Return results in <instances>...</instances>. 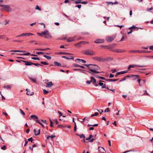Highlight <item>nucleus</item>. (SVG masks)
I'll use <instances>...</instances> for the list:
<instances>
[{
    "instance_id": "obj_1",
    "label": "nucleus",
    "mask_w": 153,
    "mask_h": 153,
    "mask_svg": "<svg viewBox=\"0 0 153 153\" xmlns=\"http://www.w3.org/2000/svg\"><path fill=\"white\" fill-rule=\"evenodd\" d=\"M84 65L87 67L88 70L95 73L99 74L100 72L97 71L100 70V67L97 65L92 64H84Z\"/></svg>"
},
{
    "instance_id": "obj_2",
    "label": "nucleus",
    "mask_w": 153,
    "mask_h": 153,
    "mask_svg": "<svg viewBox=\"0 0 153 153\" xmlns=\"http://www.w3.org/2000/svg\"><path fill=\"white\" fill-rule=\"evenodd\" d=\"M37 34L42 37H43L46 39H51L52 38L51 34L48 30L42 31L40 33H38Z\"/></svg>"
},
{
    "instance_id": "obj_3",
    "label": "nucleus",
    "mask_w": 153,
    "mask_h": 153,
    "mask_svg": "<svg viewBox=\"0 0 153 153\" xmlns=\"http://www.w3.org/2000/svg\"><path fill=\"white\" fill-rule=\"evenodd\" d=\"M84 53L86 55L92 56L95 54V53L90 49H88L84 51Z\"/></svg>"
},
{
    "instance_id": "obj_4",
    "label": "nucleus",
    "mask_w": 153,
    "mask_h": 153,
    "mask_svg": "<svg viewBox=\"0 0 153 153\" xmlns=\"http://www.w3.org/2000/svg\"><path fill=\"white\" fill-rule=\"evenodd\" d=\"M116 36V35L115 34L111 36H107L106 37L105 39L107 42H110L113 41L115 38Z\"/></svg>"
},
{
    "instance_id": "obj_5",
    "label": "nucleus",
    "mask_w": 153,
    "mask_h": 153,
    "mask_svg": "<svg viewBox=\"0 0 153 153\" xmlns=\"http://www.w3.org/2000/svg\"><path fill=\"white\" fill-rule=\"evenodd\" d=\"M93 59L101 62H105V60L104 58H102L100 57L99 56L94 57L93 58Z\"/></svg>"
},
{
    "instance_id": "obj_6",
    "label": "nucleus",
    "mask_w": 153,
    "mask_h": 153,
    "mask_svg": "<svg viewBox=\"0 0 153 153\" xmlns=\"http://www.w3.org/2000/svg\"><path fill=\"white\" fill-rule=\"evenodd\" d=\"M1 9L5 10L8 12H10L11 10V9L10 8V6L8 5H4L3 7Z\"/></svg>"
},
{
    "instance_id": "obj_7",
    "label": "nucleus",
    "mask_w": 153,
    "mask_h": 153,
    "mask_svg": "<svg viewBox=\"0 0 153 153\" xmlns=\"http://www.w3.org/2000/svg\"><path fill=\"white\" fill-rule=\"evenodd\" d=\"M105 41L104 39H98L94 41V43L96 44H99L103 43Z\"/></svg>"
},
{
    "instance_id": "obj_8",
    "label": "nucleus",
    "mask_w": 153,
    "mask_h": 153,
    "mask_svg": "<svg viewBox=\"0 0 153 153\" xmlns=\"http://www.w3.org/2000/svg\"><path fill=\"white\" fill-rule=\"evenodd\" d=\"M75 61L77 63H79L81 61L83 63H85L86 62L85 60L82 59H75Z\"/></svg>"
},
{
    "instance_id": "obj_9",
    "label": "nucleus",
    "mask_w": 153,
    "mask_h": 153,
    "mask_svg": "<svg viewBox=\"0 0 153 153\" xmlns=\"http://www.w3.org/2000/svg\"><path fill=\"white\" fill-rule=\"evenodd\" d=\"M85 41H80L74 45L76 47H79L81 46V44H83V42H85Z\"/></svg>"
},
{
    "instance_id": "obj_10",
    "label": "nucleus",
    "mask_w": 153,
    "mask_h": 153,
    "mask_svg": "<svg viewBox=\"0 0 153 153\" xmlns=\"http://www.w3.org/2000/svg\"><path fill=\"white\" fill-rule=\"evenodd\" d=\"M33 131L34 132V134L36 136L39 135L40 133V129H38L36 131V129H34L33 130Z\"/></svg>"
},
{
    "instance_id": "obj_11",
    "label": "nucleus",
    "mask_w": 153,
    "mask_h": 153,
    "mask_svg": "<svg viewBox=\"0 0 153 153\" xmlns=\"http://www.w3.org/2000/svg\"><path fill=\"white\" fill-rule=\"evenodd\" d=\"M130 66V67L131 68H134V67H144L145 66L144 65H129Z\"/></svg>"
},
{
    "instance_id": "obj_12",
    "label": "nucleus",
    "mask_w": 153,
    "mask_h": 153,
    "mask_svg": "<svg viewBox=\"0 0 153 153\" xmlns=\"http://www.w3.org/2000/svg\"><path fill=\"white\" fill-rule=\"evenodd\" d=\"M75 40V37L69 38L67 39V42H71Z\"/></svg>"
},
{
    "instance_id": "obj_13",
    "label": "nucleus",
    "mask_w": 153,
    "mask_h": 153,
    "mask_svg": "<svg viewBox=\"0 0 153 153\" xmlns=\"http://www.w3.org/2000/svg\"><path fill=\"white\" fill-rule=\"evenodd\" d=\"M139 75H131V77L133 78L134 77V79L133 80H134L135 79H138L139 78Z\"/></svg>"
},
{
    "instance_id": "obj_14",
    "label": "nucleus",
    "mask_w": 153,
    "mask_h": 153,
    "mask_svg": "<svg viewBox=\"0 0 153 153\" xmlns=\"http://www.w3.org/2000/svg\"><path fill=\"white\" fill-rule=\"evenodd\" d=\"M54 66H58L60 67H64V66H62L61 65V64L60 63L56 61H55L54 62Z\"/></svg>"
},
{
    "instance_id": "obj_15",
    "label": "nucleus",
    "mask_w": 153,
    "mask_h": 153,
    "mask_svg": "<svg viewBox=\"0 0 153 153\" xmlns=\"http://www.w3.org/2000/svg\"><path fill=\"white\" fill-rule=\"evenodd\" d=\"M119 79H107L106 81L108 82H115L118 80Z\"/></svg>"
},
{
    "instance_id": "obj_16",
    "label": "nucleus",
    "mask_w": 153,
    "mask_h": 153,
    "mask_svg": "<svg viewBox=\"0 0 153 153\" xmlns=\"http://www.w3.org/2000/svg\"><path fill=\"white\" fill-rule=\"evenodd\" d=\"M46 87H50L53 85V84L52 83V82H50L46 83Z\"/></svg>"
},
{
    "instance_id": "obj_17",
    "label": "nucleus",
    "mask_w": 153,
    "mask_h": 153,
    "mask_svg": "<svg viewBox=\"0 0 153 153\" xmlns=\"http://www.w3.org/2000/svg\"><path fill=\"white\" fill-rule=\"evenodd\" d=\"M90 78L91 82H92L94 84H95L96 82V80L94 78L93 76H91Z\"/></svg>"
},
{
    "instance_id": "obj_18",
    "label": "nucleus",
    "mask_w": 153,
    "mask_h": 153,
    "mask_svg": "<svg viewBox=\"0 0 153 153\" xmlns=\"http://www.w3.org/2000/svg\"><path fill=\"white\" fill-rule=\"evenodd\" d=\"M10 22V21L9 20H5L4 22H2L1 24L3 25H7V24H8Z\"/></svg>"
},
{
    "instance_id": "obj_19",
    "label": "nucleus",
    "mask_w": 153,
    "mask_h": 153,
    "mask_svg": "<svg viewBox=\"0 0 153 153\" xmlns=\"http://www.w3.org/2000/svg\"><path fill=\"white\" fill-rule=\"evenodd\" d=\"M113 52L116 53H121L124 52L125 51L124 50H119V49H115L113 51Z\"/></svg>"
},
{
    "instance_id": "obj_20",
    "label": "nucleus",
    "mask_w": 153,
    "mask_h": 153,
    "mask_svg": "<svg viewBox=\"0 0 153 153\" xmlns=\"http://www.w3.org/2000/svg\"><path fill=\"white\" fill-rule=\"evenodd\" d=\"M104 59L105 60V62L112 61L113 60V58L110 57H108L106 58H104Z\"/></svg>"
},
{
    "instance_id": "obj_21",
    "label": "nucleus",
    "mask_w": 153,
    "mask_h": 153,
    "mask_svg": "<svg viewBox=\"0 0 153 153\" xmlns=\"http://www.w3.org/2000/svg\"><path fill=\"white\" fill-rule=\"evenodd\" d=\"M128 29H143V28L142 27H136L134 25H133L132 27H128Z\"/></svg>"
},
{
    "instance_id": "obj_22",
    "label": "nucleus",
    "mask_w": 153,
    "mask_h": 153,
    "mask_svg": "<svg viewBox=\"0 0 153 153\" xmlns=\"http://www.w3.org/2000/svg\"><path fill=\"white\" fill-rule=\"evenodd\" d=\"M33 92H31L30 91H27L26 93V94L28 95L32 96L34 94Z\"/></svg>"
},
{
    "instance_id": "obj_23",
    "label": "nucleus",
    "mask_w": 153,
    "mask_h": 153,
    "mask_svg": "<svg viewBox=\"0 0 153 153\" xmlns=\"http://www.w3.org/2000/svg\"><path fill=\"white\" fill-rule=\"evenodd\" d=\"M58 53L59 54H65V55H71V54L68 53H65V52H59Z\"/></svg>"
},
{
    "instance_id": "obj_24",
    "label": "nucleus",
    "mask_w": 153,
    "mask_h": 153,
    "mask_svg": "<svg viewBox=\"0 0 153 153\" xmlns=\"http://www.w3.org/2000/svg\"><path fill=\"white\" fill-rule=\"evenodd\" d=\"M101 47H103L105 49H111V48L110 47L109 45H101Z\"/></svg>"
},
{
    "instance_id": "obj_25",
    "label": "nucleus",
    "mask_w": 153,
    "mask_h": 153,
    "mask_svg": "<svg viewBox=\"0 0 153 153\" xmlns=\"http://www.w3.org/2000/svg\"><path fill=\"white\" fill-rule=\"evenodd\" d=\"M127 72L128 71H124L120 72H118V74H120V75H121L127 73Z\"/></svg>"
},
{
    "instance_id": "obj_26",
    "label": "nucleus",
    "mask_w": 153,
    "mask_h": 153,
    "mask_svg": "<svg viewBox=\"0 0 153 153\" xmlns=\"http://www.w3.org/2000/svg\"><path fill=\"white\" fill-rule=\"evenodd\" d=\"M33 63L29 62L27 61L26 63H25V65L27 66H31L32 65Z\"/></svg>"
},
{
    "instance_id": "obj_27",
    "label": "nucleus",
    "mask_w": 153,
    "mask_h": 153,
    "mask_svg": "<svg viewBox=\"0 0 153 153\" xmlns=\"http://www.w3.org/2000/svg\"><path fill=\"white\" fill-rule=\"evenodd\" d=\"M76 135L78 136H79L81 138H85V135L83 134H76Z\"/></svg>"
},
{
    "instance_id": "obj_28",
    "label": "nucleus",
    "mask_w": 153,
    "mask_h": 153,
    "mask_svg": "<svg viewBox=\"0 0 153 153\" xmlns=\"http://www.w3.org/2000/svg\"><path fill=\"white\" fill-rule=\"evenodd\" d=\"M23 34H25L23 36H29L30 35H34L32 33H23Z\"/></svg>"
},
{
    "instance_id": "obj_29",
    "label": "nucleus",
    "mask_w": 153,
    "mask_h": 153,
    "mask_svg": "<svg viewBox=\"0 0 153 153\" xmlns=\"http://www.w3.org/2000/svg\"><path fill=\"white\" fill-rule=\"evenodd\" d=\"M140 50H131L129 51V53H139Z\"/></svg>"
},
{
    "instance_id": "obj_30",
    "label": "nucleus",
    "mask_w": 153,
    "mask_h": 153,
    "mask_svg": "<svg viewBox=\"0 0 153 153\" xmlns=\"http://www.w3.org/2000/svg\"><path fill=\"white\" fill-rule=\"evenodd\" d=\"M29 79L34 83H36V78H33L30 77H29Z\"/></svg>"
},
{
    "instance_id": "obj_31",
    "label": "nucleus",
    "mask_w": 153,
    "mask_h": 153,
    "mask_svg": "<svg viewBox=\"0 0 153 153\" xmlns=\"http://www.w3.org/2000/svg\"><path fill=\"white\" fill-rule=\"evenodd\" d=\"M151 51H146L144 50H140V53H150Z\"/></svg>"
},
{
    "instance_id": "obj_32",
    "label": "nucleus",
    "mask_w": 153,
    "mask_h": 153,
    "mask_svg": "<svg viewBox=\"0 0 153 153\" xmlns=\"http://www.w3.org/2000/svg\"><path fill=\"white\" fill-rule=\"evenodd\" d=\"M100 149H102L104 151V152H102V153H106V152L105 150L102 147H101L100 146L98 147V149H99V152L100 151Z\"/></svg>"
},
{
    "instance_id": "obj_33",
    "label": "nucleus",
    "mask_w": 153,
    "mask_h": 153,
    "mask_svg": "<svg viewBox=\"0 0 153 153\" xmlns=\"http://www.w3.org/2000/svg\"><path fill=\"white\" fill-rule=\"evenodd\" d=\"M100 149H102L104 151V152H102V153H106V152L105 150L102 147H101L100 146L98 147V149H99V152L100 151Z\"/></svg>"
},
{
    "instance_id": "obj_34",
    "label": "nucleus",
    "mask_w": 153,
    "mask_h": 153,
    "mask_svg": "<svg viewBox=\"0 0 153 153\" xmlns=\"http://www.w3.org/2000/svg\"><path fill=\"white\" fill-rule=\"evenodd\" d=\"M10 52H24L25 51H21V50H11L10 51Z\"/></svg>"
},
{
    "instance_id": "obj_35",
    "label": "nucleus",
    "mask_w": 153,
    "mask_h": 153,
    "mask_svg": "<svg viewBox=\"0 0 153 153\" xmlns=\"http://www.w3.org/2000/svg\"><path fill=\"white\" fill-rule=\"evenodd\" d=\"M3 88L7 89H10L11 88V87L9 85H4V86Z\"/></svg>"
},
{
    "instance_id": "obj_36",
    "label": "nucleus",
    "mask_w": 153,
    "mask_h": 153,
    "mask_svg": "<svg viewBox=\"0 0 153 153\" xmlns=\"http://www.w3.org/2000/svg\"><path fill=\"white\" fill-rule=\"evenodd\" d=\"M102 82H105L103 81L100 80L99 81V83L98 84L100 86H102L103 85V83H102Z\"/></svg>"
},
{
    "instance_id": "obj_37",
    "label": "nucleus",
    "mask_w": 153,
    "mask_h": 153,
    "mask_svg": "<svg viewBox=\"0 0 153 153\" xmlns=\"http://www.w3.org/2000/svg\"><path fill=\"white\" fill-rule=\"evenodd\" d=\"M72 65L73 67H75V68L78 67H80V65H79L77 64H76V63L73 64Z\"/></svg>"
},
{
    "instance_id": "obj_38",
    "label": "nucleus",
    "mask_w": 153,
    "mask_h": 153,
    "mask_svg": "<svg viewBox=\"0 0 153 153\" xmlns=\"http://www.w3.org/2000/svg\"><path fill=\"white\" fill-rule=\"evenodd\" d=\"M19 55H21L28 56L30 55V53L29 52H27L25 53H23V54H19Z\"/></svg>"
},
{
    "instance_id": "obj_39",
    "label": "nucleus",
    "mask_w": 153,
    "mask_h": 153,
    "mask_svg": "<svg viewBox=\"0 0 153 153\" xmlns=\"http://www.w3.org/2000/svg\"><path fill=\"white\" fill-rule=\"evenodd\" d=\"M44 56L48 59L50 60L51 59V57L50 56H47L45 55H44Z\"/></svg>"
},
{
    "instance_id": "obj_40",
    "label": "nucleus",
    "mask_w": 153,
    "mask_h": 153,
    "mask_svg": "<svg viewBox=\"0 0 153 153\" xmlns=\"http://www.w3.org/2000/svg\"><path fill=\"white\" fill-rule=\"evenodd\" d=\"M98 125V124H95L94 125H91L89 124H88V126L89 127L90 126H97Z\"/></svg>"
},
{
    "instance_id": "obj_41",
    "label": "nucleus",
    "mask_w": 153,
    "mask_h": 153,
    "mask_svg": "<svg viewBox=\"0 0 153 153\" xmlns=\"http://www.w3.org/2000/svg\"><path fill=\"white\" fill-rule=\"evenodd\" d=\"M40 63L44 65H48L49 64V63L48 62H41Z\"/></svg>"
},
{
    "instance_id": "obj_42",
    "label": "nucleus",
    "mask_w": 153,
    "mask_h": 153,
    "mask_svg": "<svg viewBox=\"0 0 153 153\" xmlns=\"http://www.w3.org/2000/svg\"><path fill=\"white\" fill-rule=\"evenodd\" d=\"M56 137V136L55 135H51V136H48L47 137V139H49V138H51L52 139L53 138H54Z\"/></svg>"
},
{
    "instance_id": "obj_43",
    "label": "nucleus",
    "mask_w": 153,
    "mask_h": 153,
    "mask_svg": "<svg viewBox=\"0 0 153 153\" xmlns=\"http://www.w3.org/2000/svg\"><path fill=\"white\" fill-rule=\"evenodd\" d=\"M32 65H34L36 66H43V65H41L39 63H33Z\"/></svg>"
},
{
    "instance_id": "obj_44",
    "label": "nucleus",
    "mask_w": 153,
    "mask_h": 153,
    "mask_svg": "<svg viewBox=\"0 0 153 153\" xmlns=\"http://www.w3.org/2000/svg\"><path fill=\"white\" fill-rule=\"evenodd\" d=\"M30 117L31 118H35L37 119H38V117L34 115H31L30 116Z\"/></svg>"
},
{
    "instance_id": "obj_45",
    "label": "nucleus",
    "mask_w": 153,
    "mask_h": 153,
    "mask_svg": "<svg viewBox=\"0 0 153 153\" xmlns=\"http://www.w3.org/2000/svg\"><path fill=\"white\" fill-rule=\"evenodd\" d=\"M99 114L97 112H95L94 114H92L91 116V117H93L94 116H96L97 115H98Z\"/></svg>"
},
{
    "instance_id": "obj_46",
    "label": "nucleus",
    "mask_w": 153,
    "mask_h": 153,
    "mask_svg": "<svg viewBox=\"0 0 153 153\" xmlns=\"http://www.w3.org/2000/svg\"><path fill=\"white\" fill-rule=\"evenodd\" d=\"M74 71H86L85 70L82 69H73Z\"/></svg>"
},
{
    "instance_id": "obj_47",
    "label": "nucleus",
    "mask_w": 153,
    "mask_h": 153,
    "mask_svg": "<svg viewBox=\"0 0 153 153\" xmlns=\"http://www.w3.org/2000/svg\"><path fill=\"white\" fill-rule=\"evenodd\" d=\"M31 59L33 60H39L40 58L39 57H32L31 58Z\"/></svg>"
},
{
    "instance_id": "obj_48",
    "label": "nucleus",
    "mask_w": 153,
    "mask_h": 153,
    "mask_svg": "<svg viewBox=\"0 0 153 153\" xmlns=\"http://www.w3.org/2000/svg\"><path fill=\"white\" fill-rule=\"evenodd\" d=\"M67 36H65V37L62 38V37H60V38H58V39H59V40H64V39H66L67 38Z\"/></svg>"
},
{
    "instance_id": "obj_49",
    "label": "nucleus",
    "mask_w": 153,
    "mask_h": 153,
    "mask_svg": "<svg viewBox=\"0 0 153 153\" xmlns=\"http://www.w3.org/2000/svg\"><path fill=\"white\" fill-rule=\"evenodd\" d=\"M50 126L51 127H53V122L51 119H50Z\"/></svg>"
},
{
    "instance_id": "obj_50",
    "label": "nucleus",
    "mask_w": 153,
    "mask_h": 153,
    "mask_svg": "<svg viewBox=\"0 0 153 153\" xmlns=\"http://www.w3.org/2000/svg\"><path fill=\"white\" fill-rule=\"evenodd\" d=\"M110 110L109 108H107L104 111V112H108Z\"/></svg>"
},
{
    "instance_id": "obj_51",
    "label": "nucleus",
    "mask_w": 153,
    "mask_h": 153,
    "mask_svg": "<svg viewBox=\"0 0 153 153\" xmlns=\"http://www.w3.org/2000/svg\"><path fill=\"white\" fill-rule=\"evenodd\" d=\"M97 110L98 111L100 114H101L103 111V110L101 109L100 110L97 109Z\"/></svg>"
},
{
    "instance_id": "obj_52",
    "label": "nucleus",
    "mask_w": 153,
    "mask_h": 153,
    "mask_svg": "<svg viewBox=\"0 0 153 153\" xmlns=\"http://www.w3.org/2000/svg\"><path fill=\"white\" fill-rule=\"evenodd\" d=\"M33 139L32 137L29 138L28 139V141H30L32 143H33Z\"/></svg>"
},
{
    "instance_id": "obj_53",
    "label": "nucleus",
    "mask_w": 153,
    "mask_h": 153,
    "mask_svg": "<svg viewBox=\"0 0 153 153\" xmlns=\"http://www.w3.org/2000/svg\"><path fill=\"white\" fill-rule=\"evenodd\" d=\"M87 72L90 74L91 75H94V72H92L91 71H88Z\"/></svg>"
},
{
    "instance_id": "obj_54",
    "label": "nucleus",
    "mask_w": 153,
    "mask_h": 153,
    "mask_svg": "<svg viewBox=\"0 0 153 153\" xmlns=\"http://www.w3.org/2000/svg\"><path fill=\"white\" fill-rule=\"evenodd\" d=\"M43 91L45 94H47L49 93L48 91H46L45 89H44Z\"/></svg>"
},
{
    "instance_id": "obj_55",
    "label": "nucleus",
    "mask_w": 153,
    "mask_h": 153,
    "mask_svg": "<svg viewBox=\"0 0 153 153\" xmlns=\"http://www.w3.org/2000/svg\"><path fill=\"white\" fill-rule=\"evenodd\" d=\"M34 120L36 121V123H38L39 124H40V125L42 124V123L39 120Z\"/></svg>"
},
{
    "instance_id": "obj_56",
    "label": "nucleus",
    "mask_w": 153,
    "mask_h": 153,
    "mask_svg": "<svg viewBox=\"0 0 153 153\" xmlns=\"http://www.w3.org/2000/svg\"><path fill=\"white\" fill-rule=\"evenodd\" d=\"M110 46V47L111 48H114L116 45L115 44H112L110 45H109Z\"/></svg>"
},
{
    "instance_id": "obj_57",
    "label": "nucleus",
    "mask_w": 153,
    "mask_h": 153,
    "mask_svg": "<svg viewBox=\"0 0 153 153\" xmlns=\"http://www.w3.org/2000/svg\"><path fill=\"white\" fill-rule=\"evenodd\" d=\"M66 126H62V125H58L57 127L58 128H62V127H65Z\"/></svg>"
},
{
    "instance_id": "obj_58",
    "label": "nucleus",
    "mask_w": 153,
    "mask_h": 153,
    "mask_svg": "<svg viewBox=\"0 0 153 153\" xmlns=\"http://www.w3.org/2000/svg\"><path fill=\"white\" fill-rule=\"evenodd\" d=\"M36 53L38 55H39L40 54H43L44 53L42 52H36Z\"/></svg>"
},
{
    "instance_id": "obj_59",
    "label": "nucleus",
    "mask_w": 153,
    "mask_h": 153,
    "mask_svg": "<svg viewBox=\"0 0 153 153\" xmlns=\"http://www.w3.org/2000/svg\"><path fill=\"white\" fill-rule=\"evenodd\" d=\"M20 111L21 113L23 115H25V114L24 112H23V111L21 109H20Z\"/></svg>"
},
{
    "instance_id": "obj_60",
    "label": "nucleus",
    "mask_w": 153,
    "mask_h": 153,
    "mask_svg": "<svg viewBox=\"0 0 153 153\" xmlns=\"http://www.w3.org/2000/svg\"><path fill=\"white\" fill-rule=\"evenodd\" d=\"M36 9H37V10H41V8L38 6H36Z\"/></svg>"
},
{
    "instance_id": "obj_61",
    "label": "nucleus",
    "mask_w": 153,
    "mask_h": 153,
    "mask_svg": "<svg viewBox=\"0 0 153 153\" xmlns=\"http://www.w3.org/2000/svg\"><path fill=\"white\" fill-rule=\"evenodd\" d=\"M25 143L24 144V146H26V145H27V144L28 142V141L26 140V138H25Z\"/></svg>"
},
{
    "instance_id": "obj_62",
    "label": "nucleus",
    "mask_w": 153,
    "mask_h": 153,
    "mask_svg": "<svg viewBox=\"0 0 153 153\" xmlns=\"http://www.w3.org/2000/svg\"><path fill=\"white\" fill-rule=\"evenodd\" d=\"M81 5L80 4H78L76 5V7H77L79 9H80L81 8Z\"/></svg>"
},
{
    "instance_id": "obj_63",
    "label": "nucleus",
    "mask_w": 153,
    "mask_h": 153,
    "mask_svg": "<svg viewBox=\"0 0 153 153\" xmlns=\"http://www.w3.org/2000/svg\"><path fill=\"white\" fill-rule=\"evenodd\" d=\"M62 58H65L67 59H69V57H68L66 56H62Z\"/></svg>"
},
{
    "instance_id": "obj_64",
    "label": "nucleus",
    "mask_w": 153,
    "mask_h": 153,
    "mask_svg": "<svg viewBox=\"0 0 153 153\" xmlns=\"http://www.w3.org/2000/svg\"><path fill=\"white\" fill-rule=\"evenodd\" d=\"M99 77L100 79H101L102 80H106L107 79H106L104 77H102V76H100V77Z\"/></svg>"
}]
</instances>
